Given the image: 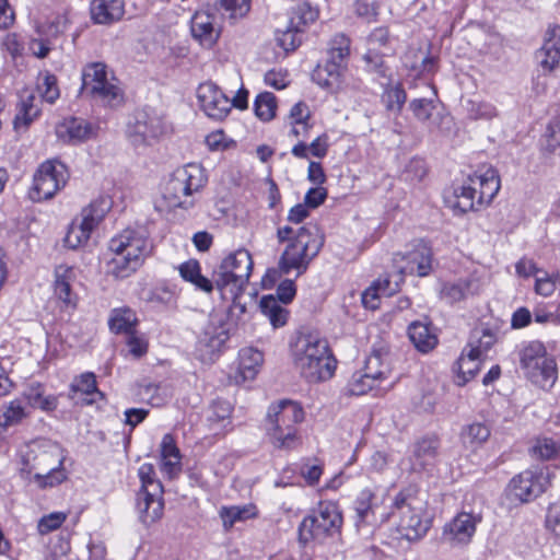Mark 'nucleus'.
<instances>
[{"mask_svg":"<svg viewBox=\"0 0 560 560\" xmlns=\"http://www.w3.org/2000/svg\"><path fill=\"white\" fill-rule=\"evenodd\" d=\"M294 369L308 383L329 380L336 369V360L326 338L318 331L303 328L291 342Z\"/></svg>","mask_w":560,"mask_h":560,"instance_id":"nucleus-1","label":"nucleus"},{"mask_svg":"<svg viewBox=\"0 0 560 560\" xmlns=\"http://www.w3.org/2000/svg\"><path fill=\"white\" fill-rule=\"evenodd\" d=\"M108 248L113 257L106 262V275L115 279H126L151 255L152 244L142 232L128 229L113 237Z\"/></svg>","mask_w":560,"mask_h":560,"instance_id":"nucleus-2","label":"nucleus"},{"mask_svg":"<svg viewBox=\"0 0 560 560\" xmlns=\"http://www.w3.org/2000/svg\"><path fill=\"white\" fill-rule=\"evenodd\" d=\"M22 460V470L34 472V478L42 488L59 485L67 477L61 468L65 460L63 451L55 442L44 440L31 443Z\"/></svg>","mask_w":560,"mask_h":560,"instance_id":"nucleus-3","label":"nucleus"},{"mask_svg":"<svg viewBox=\"0 0 560 560\" xmlns=\"http://www.w3.org/2000/svg\"><path fill=\"white\" fill-rule=\"evenodd\" d=\"M389 517H396L397 529L409 541L422 538L431 526L429 518L424 517L425 501L420 497L416 486L401 489L393 499Z\"/></svg>","mask_w":560,"mask_h":560,"instance_id":"nucleus-4","label":"nucleus"},{"mask_svg":"<svg viewBox=\"0 0 560 560\" xmlns=\"http://www.w3.org/2000/svg\"><path fill=\"white\" fill-rule=\"evenodd\" d=\"M304 419L302 407L292 400L271 405L267 415V436L278 450H294L301 444L296 424Z\"/></svg>","mask_w":560,"mask_h":560,"instance_id":"nucleus-5","label":"nucleus"},{"mask_svg":"<svg viewBox=\"0 0 560 560\" xmlns=\"http://www.w3.org/2000/svg\"><path fill=\"white\" fill-rule=\"evenodd\" d=\"M324 245V235L315 224L301 226L293 240L288 244L279 259V268L283 273L292 269L298 276L304 273L310 262L318 255Z\"/></svg>","mask_w":560,"mask_h":560,"instance_id":"nucleus-6","label":"nucleus"},{"mask_svg":"<svg viewBox=\"0 0 560 560\" xmlns=\"http://www.w3.org/2000/svg\"><path fill=\"white\" fill-rule=\"evenodd\" d=\"M500 189V178L493 168H487L483 173L476 172L460 186L455 187L453 207L460 212L478 210L488 206Z\"/></svg>","mask_w":560,"mask_h":560,"instance_id":"nucleus-7","label":"nucleus"},{"mask_svg":"<svg viewBox=\"0 0 560 560\" xmlns=\"http://www.w3.org/2000/svg\"><path fill=\"white\" fill-rule=\"evenodd\" d=\"M81 94L109 107H119L125 102L119 81L103 62H93L83 68Z\"/></svg>","mask_w":560,"mask_h":560,"instance_id":"nucleus-8","label":"nucleus"},{"mask_svg":"<svg viewBox=\"0 0 560 560\" xmlns=\"http://www.w3.org/2000/svg\"><path fill=\"white\" fill-rule=\"evenodd\" d=\"M518 360L525 376L542 389L553 386L558 377L556 360L547 354L545 345L538 340L524 342L518 349Z\"/></svg>","mask_w":560,"mask_h":560,"instance_id":"nucleus-9","label":"nucleus"},{"mask_svg":"<svg viewBox=\"0 0 560 560\" xmlns=\"http://www.w3.org/2000/svg\"><path fill=\"white\" fill-rule=\"evenodd\" d=\"M253 270L250 253L240 248L229 254L221 264L213 270L215 289L221 296L228 293L244 292Z\"/></svg>","mask_w":560,"mask_h":560,"instance_id":"nucleus-10","label":"nucleus"},{"mask_svg":"<svg viewBox=\"0 0 560 560\" xmlns=\"http://www.w3.org/2000/svg\"><path fill=\"white\" fill-rule=\"evenodd\" d=\"M141 489L137 493V511L139 521L149 527L163 516L164 500L163 486L155 479L154 467L151 464H143L139 468Z\"/></svg>","mask_w":560,"mask_h":560,"instance_id":"nucleus-11","label":"nucleus"},{"mask_svg":"<svg viewBox=\"0 0 560 560\" xmlns=\"http://www.w3.org/2000/svg\"><path fill=\"white\" fill-rule=\"evenodd\" d=\"M342 514L337 503L322 501L317 508L303 518L299 526L300 540H323L340 533Z\"/></svg>","mask_w":560,"mask_h":560,"instance_id":"nucleus-12","label":"nucleus"},{"mask_svg":"<svg viewBox=\"0 0 560 560\" xmlns=\"http://www.w3.org/2000/svg\"><path fill=\"white\" fill-rule=\"evenodd\" d=\"M206 182L207 177L202 166L189 163L173 173L165 188V199L171 207L188 209L194 203L188 197L199 191Z\"/></svg>","mask_w":560,"mask_h":560,"instance_id":"nucleus-13","label":"nucleus"},{"mask_svg":"<svg viewBox=\"0 0 560 560\" xmlns=\"http://www.w3.org/2000/svg\"><path fill=\"white\" fill-rule=\"evenodd\" d=\"M206 182L207 177L202 166L189 163L173 173L165 188V199L171 207L188 209L194 203L188 197L199 191Z\"/></svg>","mask_w":560,"mask_h":560,"instance_id":"nucleus-14","label":"nucleus"},{"mask_svg":"<svg viewBox=\"0 0 560 560\" xmlns=\"http://www.w3.org/2000/svg\"><path fill=\"white\" fill-rule=\"evenodd\" d=\"M349 54L350 39L343 34L334 36L329 44L327 62L313 71L314 82L331 91L339 88L341 72Z\"/></svg>","mask_w":560,"mask_h":560,"instance_id":"nucleus-15","label":"nucleus"},{"mask_svg":"<svg viewBox=\"0 0 560 560\" xmlns=\"http://www.w3.org/2000/svg\"><path fill=\"white\" fill-rule=\"evenodd\" d=\"M68 179L69 173L63 163L46 161L35 172L28 196L35 202L51 199L66 186Z\"/></svg>","mask_w":560,"mask_h":560,"instance_id":"nucleus-16","label":"nucleus"},{"mask_svg":"<svg viewBox=\"0 0 560 560\" xmlns=\"http://www.w3.org/2000/svg\"><path fill=\"white\" fill-rule=\"evenodd\" d=\"M432 249L425 242L422 240L416 241L412 248L407 253H396L394 255L395 272L389 277L394 281H398L400 285L406 275L428 276L432 269Z\"/></svg>","mask_w":560,"mask_h":560,"instance_id":"nucleus-17","label":"nucleus"},{"mask_svg":"<svg viewBox=\"0 0 560 560\" xmlns=\"http://www.w3.org/2000/svg\"><path fill=\"white\" fill-rule=\"evenodd\" d=\"M390 373L389 353L381 348L373 350L365 361L363 373L354 374L350 384L353 395H363L372 389L375 381L385 380Z\"/></svg>","mask_w":560,"mask_h":560,"instance_id":"nucleus-18","label":"nucleus"},{"mask_svg":"<svg viewBox=\"0 0 560 560\" xmlns=\"http://www.w3.org/2000/svg\"><path fill=\"white\" fill-rule=\"evenodd\" d=\"M550 474L544 469H527L515 476L509 485L510 493L521 502H530L546 491Z\"/></svg>","mask_w":560,"mask_h":560,"instance_id":"nucleus-19","label":"nucleus"},{"mask_svg":"<svg viewBox=\"0 0 560 560\" xmlns=\"http://www.w3.org/2000/svg\"><path fill=\"white\" fill-rule=\"evenodd\" d=\"M165 131L162 119L145 110L137 112L132 122H129L127 136L135 147L149 144Z\"/></svg>","mask_w":560,"mask_h":560,"instance_id":"nucleus-20","label":"nucleus"},{"mask_svg":"<svg viewBox=\"0 0 560 560\" xmlns=\"http://www.w3.org/2000/svg\"><path fill=\"white\" fill-rule=\"evenodd\" d=\"M481 520L479 513L460 512L444 525L442 537L453 546H466L471 541Z\"/></svg>","mask_w":560,"mask_h":560,"instance_id":"nucleus-21","label":"nucleus"},{"mask_svg":"<svg viewBox=\"0 0 560 560\" xmlns=\"http://www.w3.org/2000/svg\"><path fill=\"white\" fill-rule=\"evenodd\" d=\"M197 98L205 114L214 120H223L231 112V100L212 82L198 86Z\"/></svg>","mask_w":560,"mask_h":560,"instance_id":"nucleus-22","label":"nucleus"},{"mask_svg":"<svg viewBox=\"0 0 560 560\" xmlns=\"http://www.w3.org/2000/svg\"><path fill=\"white\" fill-rule=\"evenodd\" d=\"M354 524L360 532L365 526H373L377 522H385L388 515L381 512L377 497L370 489L362 490L354 501Z\"/></svg>","mask_w":560,"mask_h":560,"instance_id":"nucleus-23","label":"nucleus"},{"mask_svg":"<svg viewBox=\"0 0 560 560\" xmlns=\"http://www.w3.org/2000/svg\"><path fill=\"white\" fill-rule=\"evenodd\" d=\"M75 280L74 269L67 265H59L54 270L52 292L65 307L75 308L78 295L72 290V283Z\"/></svg>","mask_w":560,"mask_h":560,"instance_id":"nucleus-24","label":"nucleus"},{"mask_svg":"<svg viewBox=\"0 0 560 560\" xmlns=\"http://www.w3.org/2000/svg\"><path fill=\"white\" fill-rule=\"evenodd\" d=\"M536 59L546 72L553 71L560 63V25H551L545 33L544 44L536 51Z\"/></svg>","mask_w":560,"mask_h":560,"instance_id":"nucleus-25","label":"nucleus"},{"mask_svg":"<svg viewBox=\"0 0 560 560\" xmlns=\"http://www.w3.org/2000/svg\"><path fill=\"white\" fill-rule=\"evenodd\" d=\"M440 440L435 435L424 436L412 445L411 469L415 471L427 470L432 467L439 456Z\"/></svg>","mask_w":560,"mask_h":560,"instance_id":"nucleus-26","label":"nucleus"},{"mask_svg":"<svg viewBox=\"0 0 560 560\" xmlns=\"http://www.w3.org/2000/svg\"><path fill=\"white\" fill-rule=\"evenodd\" d=\"M192 37L203 47L211 48L220 36L214 19L206 11L196 12L190 22Z\"/></svg>","mask_w":560,"mask_h":560,"instance_id":"nucleus-27","label":"nucleus"},{"mask_svg":"<svg viewBox=\"0 0 560 560\" xmlns=\"http://www.w3.org/2000/svg\"><path fill=\"white\" fill-rule=\"evenodd\" d=\"M56 135L65 143L77 144L89 140L93 135V128L82 118L70 117L56 127Z\"/></svg>","mask_w":560,"mask_h":560,"instance_id":"nucleus-28","label":"nucleus"},{"mask_svg":"<svg viewBox=\"0 0 560 560\" xmlns=\"http://www.w3.org/2000/svg\"><path fill=\"white\" fill-rule=\"evenodd\" d=\"M481 364V357L476 348H465L456 361L453 370L456 372V384L464 386L478 373Z\"/></svg>","mask_w":560,"mask_h":560,"instance_id":"nucleus-29","label":"nucleus"},{"mask_svg":"<svg viewBox=\"0 0 560 560\" xmlns=\"http://www.w3.org/2000/svg\"><path fill=\"white\" fill-rule=\"evenodd\" d=\"M91 18L97 24H112L124 15L122 0H92Z\"/></svg>","mask_w":560,"mask_h":560,"instance_id":"nucleus-30","label":"nucleus"},{"mask_svg":"<svg viewBox=\"0 0 560 560\" xmlns=\"http://www.w3.org/2000/svg\"><path fill=\"white\" fill-rule=\"evenodd\" d=\"M36 97L33 93L21 95L16 106V114L13 126L16 131L26 130L30 125L39 116L40 108L35 104Z\"/></svg>","mask_w":560,"mask_h":560,"instance_id":"nucleus-31","label":"nucleus"},{"mask_svg":"<svg viewBox=\"0 0 560 560\" xmlns=\"http://www.w3.org/2000/svg\"><path fill=\"white\" fill-rule=\"evenodd\" d=\"M408 336L416 349L422 353L430 352L438 345V337L427 323H411L408 327Z\"/></svg>","mask_w":560,"mask_h":560,"instance_id":"nucleus-32","label":"nucleus"},{"mask_svg":"<svg viewBox=\"0 0 560 560\" xmlns=\"http://www.w3.org/2000/svg\"><path fill=\"white\" fill-rule=\"evenodd\" d=\"M162 471L170 478L180 470V454L175 440L171 434H165L161 442Z\"/></svg>","mask_w":560,"mask_h":560,"instance_id":"nucleus-33","label":"nucleus"},{"mask_svg":"<svg viewBox=\"0 0 560 560\" xmlns=\"http://www.w3.org/2000/svg\"><path fill=\"white\" fill-rule=\"evenodd\" d=\"M389 42V32L386 27H376L368 37V52L364 55V60L368 63H373L375 70L383 66V59L378 55L382 48L386 47Z\"/></svg>","mask_w":560,"mask_h":560,"instance_id":"nucleus-34","label":"nucleus"},{"mask_svg":"<svg viewBox=\"0 0 560 560\" xmlns=\"http://www.w3.org/2000/svg\"><path fill=\"white\" fill-rule=\"evenodd\" d=\"M178 270L180 277L185 281L192 283L198 290L211 293L215 288L213 279L210 280L201 275V267L198 260L190 259L185 261L179 266Z\"/></svg>","mask_w":560,"mask_h":560,"instance_id":"nucleus-35","label":"nucleus"},{"mask_svg":"<svg viewBox=\"0 0 560 560\" xmlns=\"http://www.w3.org/2000/svg\"><path fill=\"white\" fill-rule=\"evenodd\" d=\"M399 291V282L390 277L378 281L362 293V304L365 308L376 310L378 307L380 294L390 296Z\"/></svg>","mask_w":560,"mask_h":560,"instance_id":"nucleus-36","label":"nucleus"},{"mask_svg":"<svg viewBox=\"0 0 560 560\" xmlns=\"http://www.w3.org/2000/svg\"><path fill=\"white\" fill-rule=\"evenodd\" d=\"M228 340V334L223 330L219 332L206 331L198 340L197 351L202 361H213L217 353L221 350L222 346Z\"/></svg>","mask_w":560,"mask_h":560,"instance_id":"nucleus-37","label":"nucleus"},{"mask_svg":"<svg viewBox=\"0 0 560 560\" xmlns=\"http://www.w3.org/2000/svg\"><path fill=\"white\" fill-rule=\"evenodd\" d=\"M491 431L489 427L481 422H474L465 425L460 432V441L463 445L476 451L489 439Z\"/></svg>","mask_w":560,"mask_h":560,"instance_id":"nucleus-38","label":"nucleus"},{"mask_svg":"<svg viewBox=\"0 0 560 560\" xmlns=\"http://www.w3.org/2000/svg\"><path fill=\"white\" fill-rule=\"evenodd\" d=\"M54 30V35L59 33L58 26L55 23L37 24L36 33L38 37H34L28 43L30 51L37 58H46L51 49L48 34Z\"/></svg>","mask_w":560,"mask_h":560,"instance_id":"nucleus-39","label":"nucleus"},{"mask_svg":"<svg viewBox=\"0 0 560 560\" xmlns=\"http://www.w3.org/2000/svg\"><path fill=\"white\" fill-rule=\"evenodd\" d=\"M264 361L260 351L253 348H246L240 352V375L243 381L254 380L258 373V368Z\"/></svg>","mask_w":560,"mask_h":560,"instance_id":"nucleus-40","label":"nucleus"},{"mask_svg":"<svg viewBox=\"0 0 560 560\" xmlns=\"http://www.w3.org/2000/svg\"><path fill=\"white\" fill-rule=\"evenodd\" d=\"M256 514V508L252 504L222 506L219 512L225 530H230L237 522L255 517Z\"/></svg>","mask_w":560,"mask_h":560,"instance_id":"nucleus-41","label":"nucleus"},{"mask_svg":"<svg viewBox=\"0 0 560 560\" xmlns=\"http://www.w3.org/2000/svg\"><path fill=\"white\" fill-rule=\"evenodd\" d=\"M259 307L275 328L282 327L287 324L289 312L280 305L273 295L262 296Z\"/></svg>","mask_w":560,"mask_h":560,"instance_id":"nucleus-42","label":"nucleus"},{"mask_svg":"<svg viewBox=\"0 0 560 560\" xmlns=\"http://www.w3.org/2000/svg\"><path fill=\"white\" fill-rule=\"evenodd\" d=\"M317 18L318 11L315 8L308 3H301L291 11L288 25L295 32L304 34L308 25L314 23Z\"/></svg>","mask_w":560,"mask_h":560,"instance_id":"nucleus-43","label":"nucleus"},{"mask_svg":"<svg viewBox=\"0 0 560 560\" xmlns=\"http://www.w3.org/2000/svg\"><path fill=\"white\" fill-rule=\"evenodd\" d=\"M112 202L107 197H100L82 209L81 220L94 230L109 211Z\"/></svg>","mask_w":560,"mask_h":560,"instance_id":"nucleus-44","label":"nucleus"},{"mask_svg":"<svg viewBox=\"0 0 560 560\" xmlns=\"http://www.w3.org/2000/svg\"><path fill=\"white\" fill-rule=\"evenodd\" d=\"M254 109L256 116L264 120L269 121L276 115L277 98L271 92H262L258 94L254 102Z\"/></svg>","mask_w":560,"mask_h":560,"instance_id":"nucleus-45","label":"nucleus"},{"mask_svg":"<svg viewBox=\"0 0 560 560\" xmlns=\"http://www.w3.org/2000/svg\"><path fill=\"white\" fill-rule=\"evenodd\" d=\"M136 323L135 313L129 308L115 310L109 318V328L115 334H129Z\"/></svg>","mask_w":560,"mask_h":560,"instance_id":"nucleus-46","label":"nucleus"},{"mask_svg":"<svg viewBox=\"0 0 560 560\" xmlns=\"http://www.w3.org/2000/svg\"><path fill=\"white\" fill-rule=\"evenodd\" d=\"M92 231L91 225L82 220L79 224L72 223L65 237V245L71 249L82 246L89 241Z\"/></svg>","mask_w":560,"mask_h":560,"instance_id":"nucleus-47","label":"nucleus"},{"mask_svg":"<svg viewBox=\"0 0 560 560\" xmlns=\"http://www.w3.org/2000/svg\"><path fill=\"white\" fill-rule=\"evenodd\" d=\"M213 7L229 13L230 19L245 16L250 9V0H212Z\"/></svg>","mask_w":560,"mask_h":560,"instance_id":"nucleus-48","label":"nucleus"},{"mask_svg":"<svg viewBox=\"0 0 560 560\" xmlns=\"http://www.w3.org/2000/svg\"><path fill=\"white\" fill-rule=\"evenodd\" d=\"M37 89L43 100L50 104L55 103L59 98L60 92L57 84V78L49 72L40 74Z\"/></svg>","mask_w":560,"mask_h":560,"instance_id":"nucleus-49","label":"nucleus"},{"mask_svg":"<svg viewBox=\"0 0 560 560\" xmlns=\"http://www.w3.org/2000/svg\"><path fill=\"white\" fill-rule=\"evenodd\" d=\"M407 100V94L401 85L390 86L385 90L382 101L387 110L393 113H400Z\"/></svg>","mask_w":560,"mask_h":560,"instance_id":"nucleus-50","label":"nucleus"},{"mask_svg":"<svg viewBox=\"0 0 560 560\" xmlns=\"http://www.w3.org/2000/svg\"><path fill=\"white\" fill-rule=\"evenodd\" d=\"M26 417V411L21 401L15 399L5 406L0 416V425L8 428L20 423Z\"/></svg>","mask_w":560,"mask_h":560,"instance_id":"nucleus-51","label":"nucleus"},{"mask_svg":"<svg viewBox=\"0 0 560 560\" xmlns=\"http://www.w3.org/2000/svg\"><path fill=\"white\" fill-rule=\"evenodd\" d=\"M277 44L287 52L295 50L303 40V34L295 32L290 25H287L284 30H278L276 32Z\"/></svg>","mask_w":560,"mask_h":560,"instance_id":"nucleus-52","label":"nucleus"},{"mask_svg":"<svg viewBox=\"0 0 560 560\" xmlns=\"http://www.w3.org/2000/svg\"><path fill=\"white\" fill-rule=\"evenodd\" d=\"M409 108L418 120L422 122L430 121L432 125L434 124L432 120L433 110L435 109L433 100L424 97L415 98L410 102Z\"/></svg>","mask_w":560,"mask_h":560,"instance_id":"nucleus-53","label":"nucleus"},{"mask_svg":"<svg viewBox=\"0 0 560 560\" xmlns=\"http://www.w3.org/2000/svg\"><path fill=\"white\" fill-rule=\"evenodd\" d=\"M467 112L469 118L474 120H491L498 116V109L494 105L487 102L469 101L467 104Z\"/></svg>","mask_w":560,"mask_h":560,"instance_id":"nucleus-54","label":"nucleus"},{"mask_svg":"<svg viewBox=\"0 0 560 560\" xmlns=\"http://www.w3.org/2000/svg\"><path fill=\"white\" fill-rule=\"evenodd\" d=\"M71 392H81L85 395L96 394L100 398H104V394L97 389L95 375L92 372H85L77 377L70 387Z\"/></svg>","mask_w":560,"mask_h":560,"instance_id":"nucleus-55","label":"nucleus"},{"mask_svg":"<svg viewBox=\"0 0 560 560\" xmlns=\"http://www.w3.org/2000/svg\"><path fill=\"white\" fill-rule=\"evenodd\" d=\"M470 293V282L457 281L455 283H446L441 291L442 298L450 303L458 302Z\"/></svg>","mask_w":560,"mask_h":560,"instance_id":"nucleus-56","label":"nucleus"},{"mask_svg":"<svg viewBox=\"0 0 560 560\" xmlns=\"http://www.w3.org/2000/svg\"><path fill=\"white\" fill-rule=\"evenodd\" d=\"M149 302L166 307H175L177 295L170 287H158L150 291L147 299Z\"/></svg>","mask_w":560,"mask_h":560,"instance_id":"nucleus-57","label":"nucleus"},{"mask_svg":"<svg viewBox=\"0 0 560 560\" xmlns=\"http://www.w3.org/2000/svg\"><path fill=\"white\" fill-rule=\"evenodd\" d=\"M495 342V336L489 329L476 330L470 338L468 348L478 349V354L481 357L487 352Z\"/></svg>","mask_w":560,"mask_h":560,"instance_id":"nucleus-58","label":"nucleus"},{"mask_svg":"<svg viewBox=\"0 0 560 560\" xmlns=\"http://www.w3.org/2000/svg\"><path fill=\"white\" fill-rule=\"evenodd\" d=\"M533 456L541 459H549L558 454L557 442L552 439L544 438L536 440L530 448Z\"/></svg>","mask_w":560,"mask_h":560,"instance_id":"nucleus-59","label":"nucleus"},{"mask_svg":"<svg viewBox=\"0 0 560 560\" xmlns=\"http://www.w3.org/2000/svg\"><path fill=\"white\" fill-rule=\"evenodd\" d=\"M231 412L232 406L228 401L217 400L212 404L210 408V415L208 417V420L212 424H219L225 421L229 422Z\"/></svg>","mask_w":560,"mask_h":560,"instance_id":"nucleus-60","label":"nucleus"},{"mask_svg":"<svg viewBox=\"0 0 560 560\" xmlns=\"http://www.w3.org/2000/svg\"><path fill=\"white\" fill-rule=\"evenodd\" d=\"M66 521V514L60 512L50 513L49 515L43 516L37 525L40 535H46L52 530L58 529Z\"/></svg>","mask_w":560,"mask_h":560,"instance_id":"nucleus-61","label":"nucleus"},{"mask_svg":"<svg viewBox=\"0 0 560 560\" xmlns=\"http://www.w3.org/2000/svg\"><path fill=\"white\" fill-rule=\"evenodd\" d=\"M354 10L358 16L363 18L366 22H372L378 14V4L373 0H357Z\"/></svg>","mask_w":560,"mask_h":560,"instance_id":"nucleus-62","label":"nucleus"},{"mask_svg":"<svg viewBox=\"0 0 560 560\" xmlns=\"http://www.w3.org/2000/svg\"><path fill=\"white\" fill-rule=\"evenodd\" d=\"M547 148L552 151L560 147V116L550 120L544 135Z\"/></svg>","mask_w":560,"mask_h":560,"instance_id":"nucleus-63","label":"nucleus"},{"mask_svg":"<svg viewBox=\"0 0 560 560\" xmlns=\"http://www.w3.org/2000/svg\"><path fill=\"white\" fill-rule=\"evenodd\" d=\"M546 527L556 536H560V503H553L548 508Z\"/></svg>","mask_w":560,"mask_h":560,"instance_id":"nucleus-64","label":"nucleus"}]
</instances>
